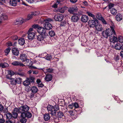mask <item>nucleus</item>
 <instances>
[{
  "instance_id": "6ab92c4d",
  "label": "nucleus",
  "mask_w": 123,
  "mask_h": 123,
  "mask_svg": "<svg viewBox=\"0 0 123 123\" xmlns=\"http://www.w3.org/2000/svg\"><path fill=\"white\" fill-rule=\"evenodd\" d=\"M95 27L96 30L99 31H102L103 29L102 25L101 24H98V23L97 24Z\"/></svg>"
},
{
  "instance_id": "0e129e2a",
  "label": "nucleus",
  "mask_w": 123,
  "mask_h": 123,
  "mask_svg": "<svg viewBox=\"0 0 123 123\" xmlns=\"http://www.w3.org/2000/svg\"><path fill=\"white\" fill-rule=\"evenodd\" d=\"M32 27L34 28H39L38 27V25H33L32 26Z\"/></svg>"
},
{
  "instance_id": "49530a36",
  "label": "nucleus",
  "mask_w": 123,
  "mask_h": 123,
  "mask_svg": "<svg viewBox=\"0 0 123 123\" xmlns=\"http://www.w3.org/2000/svg\"><path fill=\"white\" fill-rule=\"evenodd\" d=\"M96 17L99 20H100L101 18L103 17H102L101 14L100 13H97L96 15Z\"/></svg>"
},
{
  "instance_id": "e433bc0d",
  "label": "nucleus",
  "mask_w": 123,
  "mask_h": 123,
  "mask_svg": "<svg viewBox=\"0 0 123 123\" xmlns=\"http://www.w3.org/2000/svg\"><path fill=\"white\" fill-rule=\"evenodd\" d=\"M57 116L59 118H62L63 116V114L62 112L59 111L57 112Z\"/></svg>"
},
{
  "instance_id": "603ef678",
  "label": "nucleus",
  "mask_w": 123,
  "mask_h": 123,
  "mask_svg": "<svg viewBox=\"0 0 123 123\" xmlns=\"http://www.w3.org/2000/svg\"><path fill=\"white\" fill-rule=\"evenodd\" d=\"M11 38L13 40H16L18 39V37L16 35H13L11 37Z\"/></svg>"
},
{
  "instance_id": "2eb2a0df",
  "label": "nucleus",
  "mask_w": 123,
  "mask_h": 123,
  "mask_svg": "<svg viewBox=\"0 0 123 123\" xmlns=\"http://www.w3.org/2000/svg\"><path fill=\"white\" fill-rule=\"evenodd\" d=\"M12 64L14 66H20L23 67L25 65L21 63L20 62L17 61H15L12 63Z\"/></svg>"
},
{
  "instance_id": "680f3d73",
  "label": "nucleus",
  "mask_w": 123,
  "mask_h": 123,
  "mask_svg": "<svg viewBox=\"0 0 123 123\" xmlns=\"http://www.w3.org/2000/svg\"><path fill=\"white\" fill-rule=\"evenodd\" d=\"M114 4L112 3H110L108 6L109 9H110L111 8L114 6Z\"/></svg>"
},
{
  "instance_id": "0eeeda50",
  "label": "nucleus",
  "mask_w": 123,
  "mask_h": 123,
  "mask_svg": "<svg viewBox=\"0 0 123 123\" xmlns=\"http://www.w3.org/2000/svg\"><path fill=\"white\" fill-rule=\"evenodd\" d=\"M34 78L33 77H31L30 78H27L23 82V85H30L34 82Z\"/></svg>"
},
{
  "instance_id": "774afa93",
  "label": "nucleus",
  "mask_w": 123,
  "mask_h": 123,
  "mask_svg": "<svg viewBox=\"0 0 123 123\" xmlns=\"http://www.w3.org/2000/svg\"><path fill=\"white\" fill-rule=\"evenodd\" d=\"M2 118H0V123H4L5 122V120L4 119H2Z\"/></svg>"
},
{
  "instance_id": "338daca9",
  "label": "nucleus",
  "mask_w": 123,
  "mask_h": 123,
  "mask_svg": "<svg viewBox=\"0 0 123 123\" xmlns=\"http://www.w3.org/2000/svg\"><path fill=\"white\" fill-rule=\"evenodd\" d=\"M70 2L72 3H76L78 0H70Z\"/></svg>"
},
{
  "instance_id": "79ce46f5",
  "label": "nucleus",
  "mask_w": 123,
  "mask_h": 123,
  "mask_svg": "<svg viewBox=\"0 0 123 123\" xmlns=\"http://www.w3.org/2000/svg\"><path fill=\"white\" fill-rule=\"evenodd\" d=\"M99 20L101 21L102 23L103 24L105 25L107 24V22L105 21V19L103 17L101 18Z\"/></svg>"
},
{
  "instance_id": "c03bdc74",
  "label": "nucleus",
  "mask_w": 123,
  "mask_h": 123,
  "mask_svg": "<svg viewBox=\"0 0 123 123\" xmlns=\"http://www.w3.org/2000/svg\"><path fill=\"white\" fill-rule=\"evenodd\" d=\"M49 35L51 37L54 36L55 35V33L53 31H50L49 32Z\"/></svg>"
},
{
  "instance_id": "393cba45",
  "label": "nucleus",
  "mask_w": 123,
  "mask_h": 123,
  "mask_svg": "<svg viewBox=\"0 0 123 123\" xmlns=\"http://www.w3.org/2000/svg\"><path fill=\"white\" fill-rule=\"evenodd\" d=\"M9 3L11 6H16L17 5L16 0H10Z\"/></svg>"
},
{
  "instance_id": "de8ad7c7",
  "label": "nucleus",
  "mask_w": 123,
  "mask_h": 123,
  "mask_svg": "<svg viewBox=\"0 0 123 123\" xmlns=\"http://www.w3.org/2000/svg\"><path fill=\"white\" fill-rule=\"evenodd\" d=\"M44 70H46V72H51L53 70V69L52 68H48L44 69Z\"/></svg>"
},
{
  "instance_id": "f3484780",
  "label": "nucleus",
  "mask_w": 123,
  "mask_h": 123,
  "mask_svg": "<svg viewBox=\"0 0 123 123\" xmlns=\"http://www.w3.org/2000/svg\"><path fill=\"white\" fill-rule=\"evenodd\" d=\"M88 19V17L86 15H82L81 18V20L82 21L85 23L87 22Z\"/></svg>"
},
{
  "instance_id": "aec40b11",
  "label": "nucleus",
  "mask_w": 123,
  "mask_h": 123,
  "mask_svg": "<svg viewBox=\"0 0 123 123\" xmlns=\"http://www.w3.org/2000/svg\"><path fill=\"white\" fill-rule=\"evenodd\" d=\"M22 113V116H24V117H27L28 118H30L31 117L32 115L31 113L27 112H23Z\"/></svg>"
},
{
  "instance_id": "c9c22d12",
  "label": "nucleus",
  "mask_w": 123,
  "mask_h": 123,
  "mask_svg": "<svg viewBox=\"0 0 123 123\" xmlns=\"http://www.w3.org/2000/svg\"><path fill=\"white\" fill-rule=\"evenodd\" d=\"M111 12L112 14L115 15L117 13V10L115 8H113L111 9Z\"/></svg>"
},
{
  "instance_id": "7ed1b4c3",
  "label": "nucleus",
  "mask_w": 123,
  "mask_h": 123,
  "mask_svg": "<svg viewBox=\"0 0 123 123\" xmlns=\"http://www.w3.org/2000/svg\"><path fill=\"white\" fill-rule=\"evenodd\" d=\"M46 22L44 24V27L47 30H49L52 28V26L50 23L49 22L52 21V20L49 18H47L44 20Z\"/></svg>"
},
{
  "instance_id": "6e6d98bb",
  "label": "nucleus",
  "mask_w": 123,
  "mask_h": 123,
  "mask_svg": "<svg viewBox=\"0 0 123 123\" xmlns=\"http://www.w3.org/2000/svg\"><path fill=\"white\" fill-rule=\"evenodd\" d=\"M33 15L35 16L38 15L40 13L39 11H35V12H32Z\"/></svg>"
},
{
  "instance_id": "052dcab7",
  "label": "nucleus",
  "mask_w": 123,
  "mask_h": 123,
  "mask_svg": "<svg viewBox=\"0 0 123 123\" xmlns=\"http://www.w3.org/2000/svg\"><path fill=\"white\" fill-rule=\"evenodd\" d=\"M68 115H69L70 116L72 117L73 115V111H68Z\"/></svg>"
},
{
  "instance_id": "ddd939ff",
  "label": "nucleus",
  "mask_w": 123,
  "mask_h": 123,
  "mask_svg": "<svg viewBox=\"0 0 123 123\" xmlns=\"http://www.w3.org/2000/svg\"><path fill=\"white\" fill-rule=\"evenodd\" d=\"M63 17L62 14L56 15L54 16V19L57 21H60L63 19Z\"/></svg>"
},
{
  "instance_id": "cd10ccee",
  "label": "nucleus",
  "mask_w": 123,
  "mask_h": 123,
  "mask_svg": "<svg viewBox=\"0 0 123 123\" xmlns=\"http://www.w3.org/2000/svg\"><path fill=\"white\" fill-rule=\"evenodd\" d=\"M116 18L117 20L120 21L122 19V15L120 13H118L116 16Z\"/></svg>"
},
{
  "instance_id": "a19ab883",
  "label": "nucleus",
  "mask_w": 123,
  "mask_h": 123,
  "mask_svg": "<svg viewBox=\"0 0 123 123\" xmlns=\"http://www.w3.org/2000/svg\"><path fill=\"white\" fill-rule=\"evenodd\" d=\"M34 16L32 12L30 13L28 15L27 19V20H29L31 19Z\"/></svg>"
},
{
  "instance_id": "c85d7f7f",
  "label": "nucleus",
  "mask_w": 123,
  "mask_h": 123,
  "mask_svg": "<svg viewBox=\"0 0 123 123\" xmlns=\"http://www.w3.org/2000/svg\"><path fill=\"white\" fill-rule=\"evenodd\" d=\"M15 108L14 109V111L12 112V117L13 118H15L17 117V113H20L19 111H15Z\"/></svg>"
},
{
  "instance_id": "72a5a7b5",
  "label": "nucleus",
  "mask_w": 123,
  "mask_h": 123,
  "mask_svg": "<svg viewBox=\"0 0 123 123\" xmlns=\"http://www.w3.org/2000/svg\"><path fill=\"white\" fill-rule=\"evenodd\" d=\"M8 66V64L6 63H1L0 64V67L3 68L7 67Z\"/></svg>"
},
{
  "instance_id": "6e6552de",
  "label": "nucleus",
  "mask_w": 123,
  "mask_h": 123,
  "mask_svg": "<svg viewBox=\"0 0 123 123\" xmlns=\"http://www.w3.org/2000/svg\"><path fill=\"white\" fill-rule=\"evenodd\" d=\"M37 30L38 32L40 34V35L48 36L47 33L46 32L45 29L43 27H40L38 28Z\"/></svg>"
},
{
  "instance_id": "09e8293b",
  "label": "nucleus",
  "mask_w": 123,
  "mask_h": 123,
  "mask_svg": "<svg viewBox=\"0 0 123 123\" xmlns=\"http://www.w3.org/2000/svg\"><path fill=\"white\" fill-rule=\"evenodd\" d=\"M23 22V21L21 20L18 21L17 20L15 23V24L16 25L20 24H22Z\"/></svg>"
},
{
  "instance_id": "f8f14e48",
  "label": "nucleus",
  "mask_w": 123,
  "mask_h": 123,
  "mask_svg": "<svg viewBox=\"0 0 123 123\" xmlns=\"http://www.w3.org/2000/svg\"><path fill=\"white\" fill-rule=\"evenodd\" d=\"M24 62L25 63H26V65L27 66H30V67L31 68H33L34 69H36L37 68L34 66H31V65L32 64V62L30 60H29V59L27 58V59L25 60V61Z\"/></svg>"
},
{
  "instance_id": "4468645a",
  "label": "nucleus",
  "mask_w": 123,
  "mask_h": 123,
  "mask_svg": "<svg viewBox=\"0 0 123 123\" xmlns=\"http://www.w3.org/2000/svg\"><path fill=\"white\" fill-rule=\"evenodd\" d=\"M79 15L77 14H75L72 17L71 20L74 22H76L78 21L79 19Z\"/></svg>"
},
{
  "instance_id": "39448f33",
  "label": "nucleus",
  "mask_w": 123,
  "mask_h": 123,
  "mask_svg": "<svg viewBox=\"0 0 123 123\" xmlns=\"http://www.w3.org/2000/svg\"><path fill=\"white\" fill-rule=\"evenodd\" d=\"M93 19V20H90L88 21V24L90 28L95 27L98 24V21L97 19L95 18Z\"/></svg>"
},
{
  "instance_id": "412c9836",
  "label": "nucleus",
  "mask_w": 123,
  "mask_h": 123,
  "mask_svg": "<svg viewBox=\"0 0 123 123\" xmlns=\"http://www.w3.org/2000/svg\"><path fill=\"white\" fill-rule=\"evenodd\" d=\"M115 49L117 50L123 49V45H121L119 43H116L115 46Z\"/></svg>"
},
{
  "instance_id": "f704fd0d",
  "label": "nucleus",
  "mask_w": 123,
  "mask_h": 123,
  "mask_svg": "<svg viewBox=\"0 0 123 123\" xmlns=\"http://www.w3.org/2000/svg\"><path fill=\"white\" fill-rule=\"evenodd\" d=\"M9 81L12 85H15L16 84L15 79L14 78H11Z\"/></svg>"
},
{
  "instance_id": "69168bd1",
  "label": "nucleus",
  "mask_w": 123,
  "mask_h": 123,
  "mask_svg": "<svg viewBox=\"0 0 123 123\" xmlns=\"http://www.w3.org/2000/svg\"><path fill=\"white\" fill-rule=\"evenodd\" d=\"M36 82L38 84V85H43L41 83L40 84V83L41 82V81L39 79H38L37 80Z\"/></svg>"
},
{
  "instance_id": "4d7b16f0",
  "label": "nucleus",
  "mask_w": 123,
  "mask_h": 123,
  "mask_svg": "<svg viewBox=\"0 0 123 123\" xmlns=\"http://www.w3.org/2000/svg\"><path fill=\"white\" fill-rule=\"evenodd\" d=\"M8 74L9 75L12 76L13 75L15 74V73L13 71L9 70L8 71Z\"/></svg>"
},
{
  "instance_id": "bf43d9fd",
  "label": "nucleus",
  "mask_w": 123,
  "mask_h": 123,
  "mask_svg": "<svg viewBox=\"0 0 123 123\" xmlns=\"http://www.w3.org/2000/svg\"><path fill=\"white\" fill-rule=\"evenodd\" d=\"M35 93H32L31 92V93L28 96H29L30 98H33L34 96V94Z\"/></svg>"
},
{
  "instance_id": "9d476101",
  "label": "nucleus",
  "mask_w": 123,
  "mask_h": 123,
  "mask_svg": "<svg viewBox=\"0 0 123 123\" xmlns=\"http://www.w3.org/2000/svg\"><path fill=\"white\" fill-rule=\"evenodd\" d=\"M113 36H110V40L111 42H112L113 43L116 42L118 41V39L117 37V36L116 35L115 31L114 32L113 31Z\"/></svg>"
},
{
  "instance_id": "1a4fd4ad",
  "label": "nucleus",
  "mask_w": 123,
  "mask_h": 123,
  "mask_svg": "<svg viewBox=\"0 0 123 123\" xmlns=\"http://www.w3.org/2000/svg\"><path fill=\"white\" fill-rule=\"evenodd\" d=\"M78 11V8L76 6H74L69 7L68 11L70 13L73 14L74 12H77Z\"/></svg>"
},
{
  "instance_id": "13d9d810",
  "label": "nucleus",
  "mask_w": 123,
  "mask_h": 123,
  "mask_svg": "<svg viewBox=\"0 0 123 123\" xmlns=\"http://www.w3.org/2000/svg\"><path fill=\"white\" fill-rule=\"evenodd\" d=\"M11 76H12L11 75H9V74L8 75L6 76V80L9 81L11 79Z\"/></svg>"
},
{
  "instance_id": "423d86ee",
  "label": "nucleus",
  "mask_w": 123,
  "mask_h": 123,
  "mask_svg": "<svg viewBox=\"0 0 123 123\" xmlns=\"http://www.w3.org/2000/svg\"><path fill=\"white\" fill-rule=\"evenodd\" d=\"M47 36L40 34L37 36V39L38 41L40 42L42 44H43L45 42V39Z\"/></svg>"
},
{
  "instance_id": "864d4df0",
  "label": "nucleus",
  "mask_w": 123,
  "mask_h": 123,
  "mask_svg": "<svg viewBox=\"0 0 123 123\" xmlns=\"http://www.w3.org/2000/svg\"><path fill=\"white\" fill-rule=\"evenodd\" d=\"M6 45L7 46H13V44L10 41H8L6 43Z\"/></svg>"
},
{
  "instance_id": "5fc2aeb1",
  "label": "nucleus",
  "mask_w": 123,
  "mask_h": 123,
  "mask_svg": "<svg viewBox=\"0 0 123 123\" xmlns=\"http://www.w3.org/2000/svg\"><path fill=\"white\" fill-rule=\"evenodd\" d=\"M119 41L120 43L123 42V37L121 36H120L118 37Z\"/></svg>"
},
{
  "instance_id": "e2e57ef3",
  "label": "nucleus",
  "mask_w": 123,
  "mask_h": 123,
  "mask_svg": "<svg viewBox=\"0 0 123 123\" xmlns=\"http://www.w3.org/2000/svg\"><path fill=\"white\" fill-rule=\"evenodd\" d=\"M47 53H44L40 54L39 56H40L41 57H44V56H45L46 55Z\"/></svg>"
},
{
  "instance_id": "8fccbe9b",
  "label": "nucleus",
  "mask_w": 123,
  "mask_h": 123,
  "mask_svg": "<svg viewBox=\"0 0 123 123\" xmlns=\"http://www.w3.org/2000/svg\"><path fill=\"white\" fill-rule=\"evenodd\" d=\"M60 0H58L57 2L55 4H54L52 6V7L54 8H56L57 6V5L60 3Z\"/></svg>"
},
{
  "instance_id": "9b49d317",
  "label": "nucleus",
  "mask_w": 123,
  "mask_h": 123,
  "mask_svg": "<svg viewBox=\"0 0 123 123\" xmlns=\"http://www.w3.org/2000/svg\"><path fill=\"white\" fill-rule=\"evenodd\" d=\"M79 107V105L78 103L76 102L72 103L68 106V108L74 110L76 108H78Z\"/></svg>"
},
{
  "instance_id": "5701e85b",
  "label": "nucleus",
  "mask_w": 123,
  "mask_h": 123,
  "mask_svg": "<svg viewBox=\"0 0 123 123\" xmlns=\"http://www.w3.org/2000/svg\"><path fill=\"white\" fill-rule=\"evenodd\" d=\"M27 58V55L24 54H22L20 55V59L23 62H24Z\"/></svg>"
},
{
  "instance_id": "dca6fc26",
  "label": "nucleus",
  "mask_w": 123,
  "mask_h": 123,
  "mask_svg": "<svg viewBox=\"0 0 123 123\" xmlns=\"http://www.w3.org/2000/svg\"><path fill=\"white\" fill-rule=\"evenodd\" d=\"M28 39L32 40L34 39L35 37V34L33 32H28Z\"/></svg>"
},
{
  "instance_id": "4be33fe9",
  "label": "nucleus",
  "mask_w": 123,
  "mask_h": 123,
  "mask_svg": "<svg viewBox=\"0 0 123 123\" xmlns=\"http://www.w3.org/2000/svg\"><path fill=\"white\" fill-rule=\"evenodd\" d=\"M44 118L45 120L44 122L45 123H46V121L49 122L50 118L49 114V113L45 114L44 116Z\"/></svg>"
},
{
  "instance_id": "b1692460",
  "label": "nucleus",
  "mask_w": 123,
  "mask_h": 123,
  "mask_svg": "<svg viewBox=\"0 0 123 123\" xmlns=\"http://www.w3.org/2000/svg\"><path fill=\"white\" fill-rule=\"evenodd\" d=\"M12 51L13 54L15 55L18 56L19 54V51L17 48L13 49Z\"/></svg>"
},
{
  "instance_id": "4c0bfd02",
  "label": "nucleus",
  "mask_w": 123,
  "mask_h": 123,
  "mask_svg": "<svg viewBox=\"0 0 123 123\" xmlns=\"http://www.w3.org/2000/svg\"><path fill=\"white\" fill-rule=\"evenodd\" d=\"M25 86V90L27 92H28L31 90V88L29 85H24Z\"/></svg>"
},
{
  "instance_id": "a878e982",
  "label": "nucleus",
  "mask_w": 123,
  "mask_h": 123,
  "mask_svg": "<svg viewBox=\"0 0 123 123\" xmlns=\"http://www.w3.org/2000/svg\"><path fill=\"white\" fill-rule=\"evenodd\" d=\"M22 115L21 113L20 118V121L22 123H25L26 122V120L25 118L26 117H24V116Z\"/></svg>"
},
{
  "instance_id": "473e14b6",
  "label": "nucleus",
  "mask_w": 123,
  "mask_h": 123,
  "mask_svg": "<svg viewBox=\"0 0 123 123\" xmlns=\"http://www.w3.org/2000/svg\"><path fill=\"white\" fill-rule=\"evenodd\" d=\"M31 91L32 93H35L37 92V89L36 86H32L31 88Z\"/></svg>"
},
{
  "instance_id": "7c9ffc66",
  "label": "nucleus",
  "mask_w": 123,
  "mask_h": 123,
  "mask_svg": "<svg viewBox=\"0 0 123 123\" xmlns=\"http://www.w3.org/2000/svg\"><path fill=\"white\" fill-rule=\"evenodd\" d=\"M43 58L48 61L50 60L52 58L51 55L50 54H47Z\"/></svg>"
},
{
  "instance_id": "bb28decb",
  "label": "nucleus",
  "mask_w": 123,
  "mask_h": 123,
  "mask_svg": "<svg viewBox=\"0 0 123 123\" xmlns=\"http://www.w3.org/2000/svg\"><path fill=\"white\" fill-rule=\"evenodd\" d=\"M52 76L50 74L47 75L45 78V80L47 81H49L51 80L52 79Z\"/></svg>"
},
{
  "instance_id": "f257e3e1",
  "label": "nucleus",
  "mask_w": 123,
  "mask_h": 123,
  "mask_svg": "<svg viewBox=\"0 0 123 123\" xmlns=\"http://www.w3.org/2000/svg\"><path fill=\"white\" fill-rule=\"evenodd\" d=\"M110 28H109L106 29L105 31L102 32V35L104 38H107L108 37L110 38V36H113V31L114 32L115 26L112 24V25L110 26Z\"/></svg>"
},
{
  "instance_id": "37998d69",
  "label": "nucleus",
  "mask_w": 123,
  "mask_h": 123,
  "mask_svg": "<svg viewBox=\"0 0 123 123\" xmlns=\"http://www.w3.org/2000/svg\"><path fill=\"white\" fill-rule=\"evenodd\" d=\"M16 84H21L22 81V79L21 78H18L15 79Z\"/></svg>"
},
{
  "instance_id": "3c124183",
  "label": "nucleus",
  "mask_w": 123,
  "mask_h": 123,
  "mask_svg": "<svg viewBox=\"0 0 123 123\" xmlns=\"http://www.w3.org/2000/svg\"><path fill=\"white\" fill-rule=\"evenodd\" d=\"M86 13L89 16H90L92 17L93 18H95V16L94 15L92 14L90 12H87Z\"/></svg>"
},
{
  "instance_id": "58836bf2",
  "label": "nucleus",
  "mask_w": 123,
  "mask_h": 123,
  "mask_svg": "<svg viewBox=\"0 0 123 123\" xmlns=\"http://www.w3.org/2000/svg\"><path fill=\"white\" fill-rule=\"evenodd\" d=\"M64 8H62V7H60L57 10V11L59 12H60L63 13H64L65 11Z\"/></svg>"
},
{
  "instance_id": "20e7f679",
  "label": "nucleus",
  "mask_w": 123,
  "mask_h": 123,
  "mask_svg": "<svg viewBox=\"0 0 123 123\" xmlns=\"http://www.w3.org/2000/svg\"><path fill=\"white\" fill-rule=\"evenodd\" d=\"M29 107L27 105L22 106L18 109L15 108V111H19L20 113L25 112L28 111L29 110Z\"/></svg>"
},
{
  "instance_id": "f03ea898",
  "label": "nucleus",
  "mask_w": 123,
  "mask_h": 123,
  "mask_svg": "<svg viewBox=\"0 0 123 123\" xmlns=\"http://www.w3.org/2000/svg\"><path fill=\"white\" fill-rule=\"evenodd\" d=\"M47 109L49 114H50L52 116H54L56 115V112L59 110V108L58 105L53 106L49 105L47 107Z\"/></svg>"
},
{
  "instance_id": "c756f323",
  "label": "nucleus",
  "mask_w": 123,
  "mask_h": 123,
  "mask_svg": "<svg viewBox=\"0 0 123 123\" xmlns=\"http://www.w3.org/2000/svg\"><path fill=\"white\" fill-rule=\"evenodd\" d=\"M18 42L19 44L20 45H23L25 43V41L23 38H20L18 39Z\"/></svg>"
},
{
  "instance_id": "2f4dec72",
  "label": "nucleus",
  "mask_w": 123,
  "mask_h": 123,
  "mask_svg": "<svg viewBox=\"0 0 123 123\" xmlns=\"http://www.w3.org/2000/svg\"><path fill=\"white\" fill-rule=\"evenodd\" d=\"M0 17L2 20H6L8 19V17L6 14H4L1 15L0 16Z\"/></svg>"
},
{
  "instance_id": "a18cd8bd",
  "label": "nucleus",
  "mask_w": 123,
  "mask_h": 123,
  "mask_svg": "<svg viewBox=\"0 0 123 123\" xmlns=\"http://www.w3.org/2000/svg\"><path fill=\"white\" fill-rule=\"evenodd\" d=\"M11 50V48L10 47H8L5 50V55H7L9 53L10 50Z\"/></svg>"
},
{
  "instance_id": "ea45409f",
  "label": "nucleus",
  "mask_w": 123,
  "mask_h": 123,
  "mask_svg": "<svg viewBox=\"0 0 123 123\" xmlns=\"http://www.w3.org/2000/svg\"><path fill=\"white\" fill-rule=\"evenodd\" d=\"M5 115L6 116L7 118L8 119H10L12 117V114L10 112L7 113L6 114H5Z\"/></svg>"
},
{
  "instance_id": "a211bd4d",
  "label": "nucleus",
  "mask_w": 123,
  "mask_h": 123,
  "mask_svg": "<svg viewBox=\"0 0 123 123\" xmlns=\"http://www.w3.org/2000/svg\"><path fill=\"white\" fill-rule=\"evenodd\" d=\"M12 89L14 92H18L20 91L19 89L17 87L16 85H12Z\"/></svg>"
}]
</instances>
